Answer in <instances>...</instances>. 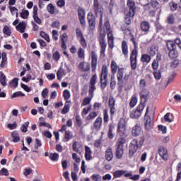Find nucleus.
<instances>
[{"label": "nucleus", "mask_w": 181, "mask_h": 181, "mask_svg": "<svg viewBox=\"0 0 181 181\" xmlns=\"http://www.w3.org/2000/svg\"><path fill=\"white\" fill-rule=\"evenodd\" d=\"M93 11L95 12V14L96 16H98L99 13H100V26L103 25V6H100L98 4V0H94L93 3Z\"/></svg>", "instance_id": "39448f33"}, {"label": "nucleus", "mask_w": 181, "mask_h": 181, "mask_svg": "<svg viewBox=\"0 0 181 181\" xmlns=\"http://www.w3.org/2000/svg\"><path fill=\"white\" fill-rule=\"evenodd\" d=\"M150 4L153 8H159V2L157 0H151Z\"/></svg>", "instance_id": "338daca9"}, {"label": "nucleus", "mask_w": 181, "mask_h": 181, "mask_svg": "<svg viewBox=\"0 0 181 181\" xmlns=\"http://www.w3.org/2000/svg\"><path fill=\"white\" fill-rule=\"evenodd\" d=\"M124 155V147L117 146L115 156L117 159H121Z\"/></svg>", "instance_id": "5701e85b"}, {"label": "nucleus", "mask_w": 181, "mask_h": 181, "mask_svg": "<svg viewBox=\"0 0 181 181\" xmlns=\"http://www.w3.org/2000/svg\"><path fill=\"white\" fill-rule=\"evenodd\" d=\"M136 103H138V98H136V96H132V100L129 103L131 108H134V107L136 105Z\"/></svg>", "instance_id": "49530a36"}, {"label": "nucleus", "mask_w": 181, "mask_h": 181, "mask_svg": "<svg viewBox=\"0 0 181 181\" xmlns=\"http://www.w3.org/2000/svg\"><path fill=\"white\" fill-rule=\"evenodd\" d=\"M167 23H168V25H173V23H175V16H173V14H169L167 16Z\"/></svg>", "instance_id": "a19ab883"}, {"label": "nucleus", "mask_w": 181, "mask_h": 181, "mask_svg": "<svg viewBox=\"0 0 181 181\" xmlns=\"http://www.w3.org/2000/svg\"><path fill=\"white\" fill-rule=\"evenodd\" d=\"M107 136L109 139H112L115 136V127L112 124H110L107 132Z\"/></svg>", "instance_id": "6ab92c4d"}, {"label": "nucleus", "mask_w": 181, "mask_h": 181, "mask_svg": "<svg viewBox=\"0 0 181 181\" xmlns=\"http://www.w3.org/2000/svg\"><path fill=\"white\" fill-rule=\"evenodd\" d=\"M87 19L88 22H95V16L92 12L88 13Z\"/></svg>", "instance_id": "8fccbe9b"}, {"label": "nucleus", "mask_w": 181, "mask_h": 181, "mask_svg": "<svg viewBox=\"0 0 181 181\" xmlns=\"http://www.w3.org/2000/svg\"><path fill=\"white\" fill-rule=\"evenodd\" d=\"M141 62H142V63H149V62H151V56L146 54H142L141 57Z\"/></svg>", "instance_id": "c9c22d12"}, {"label": "nucleus", "mask_w": 181, "mask_h": 181, "mask_svg": "<svg viewBox=\"0 0 181 181\" xmlns=\"http://www.w3.org/2000/svg\"><path fill=\"white\" fill-rule=\"evenodd\" d=\"M100 77H108V68L107 67V65L103 66Z\"/></svg>", "instance_id": "c756f323"}, {"label": "nucleus", "mask_w": 181, "mask_h": 181, "mask_svg": "<svg viewBox=\"0 0 181 181\" xmlns=\"http://www.w3.org/2000/svg\"><path fill=\"white\" fill-rule=\"evenodd\" d=\"M49 159L52 160L53 162H56V160H59V153H54L49 154Z\"/></svg>", "instance_id": "de8ad7c7"}, {"label": "nucleus", "mask_w": 181, "mask_h": 181, "mask_svg": "<svg viewBox=\"0 0 181 181\" xmlns=\"http://www.w3.org/2000/svg\"><path fill=\"white\" fill-rule=\"evenodd\" d=\"M16 29L21 33H24L25 30L26 29V23H25V22L19 23V24L16 26Z\"/></svg>", "instance_id": "a878e982"}, {"label": "nucleus", "mask_w": 181, "mask_h": 181, "mask_svg": "<svg viewBox=\"0 0 181 181\" xmlns=\"http://www.w3.org/2000/svg\"><path fill=\"white\" fill-rule=\"evenodd\" d=\"M100 83L102 90H104L108 84V78L103 76H100Z\"/></svg>", "instance_id": "393cba45"}, {"label": "nucleus", "mask_w": 181, "mask_h": 181, "mask_svg": "<svg viewBox=\"0 0 181 181\" xmlns=\"http://www.w3.org/2000/svg\"><path fill=\"white\" fill-rule=\"evenodd\" d=\"M76 35L78 39H83L84 37V35H83V32L81 31V29L77 28L76 29Z\"/></svg>", "instance_id": "09e8293b"}, {"label": "nucleus", "mask_w": 181, "mask_h": 181, "mask_svg": "<svg viewBox=\"0 0 181 181\" xmlns=\"http://www.w3.org/2000/svg\"><path fill=\"white\" fill-rule=\"evenodd\" d=\"M95 83H97V74H93L89 81V95L93 98L94 97V91H95Z\"/></svg>", "instance_id": "20e7f679"}, {"label": "nucleus", "mask_w": 181, "mask_h": 181, "mask_svg": "<svg viewBox=\"0 0 181 181\" xmlns=\"http://www.w3.org/2000/svg\"><path fill=\"white\" fill-rule=\"evenodd\" d=\"M103 127V117H98L93 123V127L98 131Z\"/></svg>", "instance_id": "a211bd4d"}, {"label": "nucleus", "mask_w": 181, "mask_h": 181, "mask_svg": "<svg viewBox=\"0 0 181 181\" xmlns=\"http://www.w3.org/2000/svg\"><path fill=\"white\" fill-rule=\"evenodd\" d=\"M158 154L163 160H168V149L163 146H160L158 147Z\"/></svg>", "instance_id": "f8f14e48"}, {"label": "nucleus", "mask_w": 181, "mask_h": 181, "mask_svg": "<svg viewBox=\"0 0 181 181\" xmlns=\"http://www.w3.org/2000/svg\"><path fill=\"white\" fill-rule=\"evenodd\" d=\"M91 179L93 181H101V175L100 174H93L91 176Z\"/></svg>", "instance_id": "bf43d9fd"}, {"label": "nucleus", "mask_w": 181, "mask_h": 181, "mask_svg": "<svg viewBox=\"0 0 181 181\" xmlns=\"http://www.w3.org/2000/svg\"><path fill=\"white\" fill-rule=\"evenodd\" d=\"M118 70V65L115 61H112L111 62V71L112 74H115Z\"/></svg>", "instance_id": "e433bc0d"}, {"label": "nucleus", "mask_w": 181, "mask_h": 181, "mask_svg": "<svg viewBox=\"0 0 181 181\" xmlns=\"http://www.w3.org/2000/svg\"><path fill=\"white\" fill-rule=\"evenodd\" d=\"M153 76L156 80H160L162 77V74H160V71H154Z\"/></svg>", "instance_id": "4d7b16f0"}, {"label": "nucleus", "mask_w": 181, "mask_h": 181, "mask_svg": "<svg viewBox=\"0 0 181 181\" xmlns=\"http://www.w3.org/2000/svg\"><path fill=\"white\" fill-rule=\"evenodd\" d=\"M70 101H66L62 110V114L66 115L69 111H70Z\"/></svg>", "instance_id": "c85d7f7f"}, {"label": "nucleus", "mask_w": 181, "mask_h": 181, "mask_svg": "<svg viewBox=\"0 0 181 181\" xmlns=\"http://www.w3.org/2000/svg\"><path fill=\"white\" fill-rule=\"evenodd\" d=\"M78 69L83 73H86V71H90L91 67L90 66V64L86 62H82L78 64Z\"/></svg>", "instance_id": "ddd939ff"}, {"label": "nucleus", "mask_w": 181, "mask_h": 181, "mask_svg": "<svg viewBox=\"0 0 181 181\" xmlns=\"http://www.w3.org/2000/svg\"><path fill=\"white\" fill-rule=\"evenodd\" d=\"M54 8H55L54 6H53L52 4H48L47 9V11L49 13H51V15H53V13H54V11H55Z\"/></svg>", "instance_id": "3c124183"}, {"label": "nucleus", "mask_w": 181, "mask_h": 181, "mask_svg": "<svg viewBox=\"0 0 181 181\" xmlns=\"http://www.w3.org/2000/svg\"><path fill=\"white\" fill-rule=\"evenodd\" d=\"M138 148H140L138 146V140L133 139L129 146V153L130 156H134V154L138 151Z\"/></svg>", "instance_id": "9d476101"}, {"label": "nucleus", "mask_w": 181, "mask_h": 181, "mask_svg": "<svg viewBox=\"0 0 181 181\" xmlns=\"http://www.w3.org/2000/svg\"><path fill=\"white\" fill-rule=\"evenodd\" d=\"M122 78H124V68H120L117 74V81H122Z\"/></svg>", "instance_id": "cd10ccee"}, {"label": "nucleus", "mask_w": 181, "mask_h": 181, "mask_svg": "<svg viewBox=\"0 0 181 181\" xmlns=\"http://www.w3.org/2000/svg\"><path fill=\"white\" fill-rule=\"evenodd\" d=\"M99 45L100 46V56H105V49H107V43L105 42V34H100L99 37Z\"/></svg>", "instance_id": "0eeeda50"}, {"label": "nucleus", "mask_w": 181, "mask_h": 181, "mask_svg": "<svg viewBox=\"0 0 181 181\" xmlns=\"http://www.w3.org/2000/svg\"><path fill=\"white\" fill-rule=\"evenodd\" d=\"M9 9L11 14L16 15V18H18V8H16V7L10 6Z\"/></svg>", "instance_id": "052dcab7"}, {"label": "nucleus", "mask_w": 181, "mask_h": 181, "mask_svg": "<svg viewBox=\"0 0 181 181\" xmlns=\"http://www.w3.org/2000/svg\"><path fill=\"white\" fill-rule=\"evenodd\" d=\"M63 95L65 100H69L71 97L70 90H64Z\"/></svg>", "instance_id": "0e129e2a"}, {"label": "nucleus", "mask_w": 181, "mask_h": 181, "mask_svg": "<svg viewBox=\"0 0 181 181\" xmlns=\"http://www.w3.org/2000/svg\"><path fill=\"white\" fill-rule=\"evenodd\" d=\"M78 16L82 28H86V10L81 7L78 8Z\"/></svg>", "instance_id": "6e6552de"}, {"label": "nucleus", "mask_w": 181, "mask_h": 181, "mask_svg": "<svg viewBox=\"0 0 181 181\" xmlns=\"http://www.w3.org/2000/svg\"><path fill=\"white\" fill-rule=\"evenodd\" d=\"M141 100L143 103H146L148 98H149V90L147 89H143L140 93Z\"/></svg>", "instance_id": "2eb2a0df"}, {"label": "nucleus", "mask_w": 181, "mask_h": 181, "mask_svg": "<svg viewBox=\"0 0 181 181\" xmlns=\"http://www.w3.org/2000/svg\"><path fill=\"white\" fill-rule=\"evenodd\" d=\"M91 66L92 69L95 70L97 69V54L95 52H91Z\"/></svg>", "instance_id": "dca6fc26"}, {"label": "nucleus", "mask_w": 181, "mask_h": 181, "mask_svg": "<svg viewBox=\"0 0 181 181\" xmlns=\"http://www.w3.org/2000/svg\"><path fill=\"white\" fill-rule=\"evenodd\" d=\"M3 33L6 35V36H11V35H12V30H11V27L5 25L3 28Z\"/></svg>", "instance_id": "4c0bfd02"}, {"label": "nucleus", "mask_w": 181, "mask_h": 181, "mask_svg": "<svg viewBox=\"0 0 181 181\" xmlns=\"http://www.w3.org/2000/svg\"><path fill=\"white\" fill-rule=\"evenodd\" d=\"M140 29L144 33H148L151 29V24L148 21H142L140 24Z\"/></svg>", "instance_id": "4468645a"}, {"label": "nucleus", "mask_w": 181, "mask_h": 181, "mask_svg": "<svg viewBox=\"0 0 181 181\" xmlns=\"http://www.w3.org/2000/svg\"><path fill=\"white\" fill-rule=\"evenodd\" d=\"M173 114H170V113H167L166 115H165L164 116V121H165L166 122H173Z\"/></svg>", "instance_id": "473e14b6"}, {"label": "nucleus", "mask_w": 181, "mask_h": 181, "mask_svg": "<svg viewBox=\"0 0 181 181\" xmlns=\"http://www.w3.org/2000/svg\"><path fill=\"white\" fill-rule=\"evenodd\" d=\"M139 87H140L141 90H146L145 87H146V82L145 81V80H144V79L140 80Z\"/></svg>", "instance_id": "e2e57ef3"}, {"label": "nucleus", "mask_w": 181, "mask_h": 181, "mask_svg": "<svg viewBox=\"0 0 181 181\" xmlns=\"http://www.w3.org/2000/svg\"><path fill=\"white\" fill-rule=\"evenodd\" d=\"M125 138V136H121L119 138L117 141V146H121L122 148H124V144L127 142V139Z\"/></svg>", "instance_id": "2f4dec72"}, {"label": "nucleus", "mask_w": 181, "mask_h": 181, "mask_svg": "<svg viewBox=\"0 0 181 181\" xmlns=\"http://www.w3.org/2000/svg\"><path fill=\"white\" fill-rule=\"evenodd\" d=\"M72 148L74 152H76L77 153H81V149H83V146H81V144L75 141L72 145Z\"/></svg>", "instance_id": "aec40b11"}, {"label": "nucleus", "mask_w": 181, "mask_h": 181, "mask_svg": "<svg viewBox=\"0 0 181 181\" xmlns=\"http://www.w3.org/2000/svg\"><path fill=\"white\" fill-rule=\"evenodd\" d=\"M138 51L133 49L130 54V66L132 70H136Z\"/></svg>", "instance_id": "423d86ee"}, {"label": "nucleus", "mask_w": 181, "mask_h": 181, "mask_svg": "<svg viewBox=\"0 0 181 181\" xmlns=\"http://www.w3.org/2000/svg\"><path fill=\"white\" fill-rule=\"evenodd\" d=\"M0 83L4 87L6 86V76L4 74V72L0 71Z\"/></svg>", "instance_id": "72a5a7b5"}, {"label": "nucleus", "mask_w": 181, "mask_h": 181, "mask_svg": "<svg viewBox=\"0 0 181 181\" xmlns=\"http://www.w3.org/2000/svg\"><path fill=\"white\" fill-rule=\"evenodd\" d=\"M141 131L142 128H141V126L136 124L133 127L132 134L133 136H139V135H141Z\"/></svg>", "instance_id": "412c9836"}, {"label": "nucleus", "mask_w": 181, "mask_h": 181, "mask_svg": "<svg viewBox=\"0 0 181 181\" xmlns=\"http://www.w3.org/2000/svg\"><path fill=\"white\" fill-rule=\"evenodd\" d=\"M40 35L41 37H42L43 39H45V40H46V42H47L48 43L49 42H50V38L49 37V35L46 34L45 32L41 31Z\"/></svg>", "instance_id": "864d4df0"}, {"label": "nucleus", "mask_w": 181, "mask_h": 181, "mask_svg": "<svg viewBox=\"0 0 181 181\" xmlns=\"http://www.w3.org/2000/svg\"><path fill=\"white\" fill-rule=\"evenodd\" d=\"M126 171L124 170H117L112 173L115 179H118L119 177H122L124 175H125Z\"/></svg>", "instance_id": "b1692460"}, {"label": "nucleus", "mask_w": 181, "mask_h": 181, "mask_svg": "<svg viewBox=\"0 0 181 181\" xmlns=\"http://www.w3.org/2000/svg\"><path fill=\"white\" fill-rule=\"evenodd\" d=\"M146 103H145V102H141L139 105V106L137 107V108H136V110L137 111H139L140 112V114H142V111H144V108H145V104H146Z\"/></svg>", "instance_id": "5fc2aeb1"}, {"label": "nucleus", "mask_w": 181, "mask_h": 181, "mask_svg": "<svg viewBox=\"0 0 181 181\" xmlns=\"http://www.w3.org/2000/svg\"><path fill=\"white\" fill-rule=\"evenodd\" d=\"M168 49L170 50L168 56L170 59H176L177 57V52L176 50V44L173 41L167 42Z\"/></svg>", "instance_id": "f03ea898"}, {"label": "nucleus", "mask_w": 181, "mask_h": 181, "mask_svg": "<svg viewBox=\"0 0 181 181\" xmlns=\"http://www.w3.org/2000/svg\"><path fill=\"white\" fill-rule=\"evenodd\" d=\"M150 56H155L158 53V48H156V46L153 45L150 47L149 52H148Z\"/></svg>", "instance_id": "58836bf2"}, {"label": "nucleus", "mask_w": 181, "mask_h": 181, "mask_svg": "<svg viewBox=\"0 0 181 181\" xmlns=\"http://www.w3.org/2000/svg\"><path fill=\"white\" fill-rule=\"evenodd\" d=\"M127 5L129 11L126 13L127 17L124 18V22L127 25H131V18L135 16L136 6H135V2L132 0H127Z\"/></svg>", "instance_id": "f257e3e1"}, {"label": "nucleus", "mask_w": 181, "mask_h": 181, "mask_svg": "<svg viewBox=\"0 0 181 181\" xmlns=\"http://www.w3.org/2000/svg\"><path fill=\"white\" fill-rule=\"evenodd\" d=\"M91 100H93V98H91V96L85 98L81 103V106L86 107V105H88V104L91 103Z\"/></svg>", "instance_id": "79ce46f5"}, {"label": "nucleus", "mask_w": 181, "mask_h": 181, "mask_svg": "<svg viewBox=\"0 0 181 181\" xmlns=\"http://www.w3.org/2000/svg\"><path fill=\"white\" fill-rule=\"evenodd\" d=\"M122 51L124 56H128V44L125 41L122 42Z\"/></svg>", "instance_id": "bb28decb"}, {"label": "nucleus", "mask_w": 181, "mask_h": 181, "mask_svg": "<svg viewBox=\"0 0 181 181\" xmlns=\"http://www.w3.org/2000/svg\"><path fill=\"white\" fill-rule=\"evenodd\" d=\"M125 119L122 118L119 119L117 127V134H119V136L127 137V127H125Z\"/></svg>", "instance_id": "7ed1b4c3"}, {"label": "nucleus", "mask_w": 181, "mask_h": 181, "mask_svg": "<svg viewBox=\"0 0 181 181\" xmlns=\"http://www.w3.org/2000/svg\"><path fill=\"white\" fill-rule=\"evenodd\" d=\"M11 136L13 139V142H19L21 141V137L19 136V134L16 132H13L11 133Z\"/></svg>", "instance_id": "f704fd0d"}, {"label": "nucleus", "mask_w": 181, "mask_h": 181, "mask_svg": "<svg viewBox=\"0 0 181 181\" xmlns=\"http://www.w3.org/2000/svg\"><path fill=\"white\" fill-rule=\"evenodd\" d=\"M64 74V71H63V69H60L59 70H58L57 73V80H59V81L62 80V78L63 77Z\"/></svg>", "instance_id": "603ef678"}, {"label": "nucleus", "mask_w": 181, "mask_h": 181, "mask_svg": "<svg viewBox=\"0 0 181 181\" xmlns=\"http://www.w3.org/2000/svg\"><path fill=\"white\" fill-rule=\"evenodd\" d=\"M148 110L149 107H147L144 117V119L146 121L145 127L147 130L152 129V128H153V122L152 121V119H151V117L146 115L148 114Z\"/></svg>", "instance_id": "9b49d317"}, {"label": "nucleus", "mask_w": 181, "mask_h": 181, "mask_svg": "<svg viewBox=\"0 0 181 181\" xmlns=\"http://www.w3.org/2000/svg\"><path fill=\"white\" fill-rule=\"evenodd\" d=\"M6 60H7L6 53L3 52L2 53V61H1V63L0 64V67L1 69H4V67H5V65L6 64Z\"/></svg>", "instance_id": "37998d69"}, {"label": "nucleus", "mask_w": 181, "mask_h": 181, "mask_svg": "<svg viewBox=\"0 0 181 181\" xmlns=\"http://www.w3.org/2000/svg\"><path fill=\"white\" fill-rule=\"evenodd\" d=\"M141 113L137 110H133L130 114V117L131 118H134V119L139 118V117H141Z\"/></svg>", "instance_id": "ea45409f"}, {"label": "nucleus", "mask_w": 181, "mask_h": 181, "mask_svg": "<svg viewBox=\"0 0 181 181\" xmlns=\"http://www.w3.org/2000/svg\"><path fill=\"white\" fill-rule=\"evenodd\" d=\"M18 81H19V78H13L9 83L10 87H14V88H16V87H18Z\"/></svg>", "instance_id": "a18cd8bd"}, {"label": "nucleus", "mask_w": 181, "mask_h": 181, "mask_svg": "<svg viewBox=\"0 0 181 181\" xmlns=\"http://www.w3.org/2000/svg\"><path fill=\"white\" fill-rule=\"evenodd\" d=\"M105 158L108 162L112 160L114 158V154L112 153V149L111 148H107L105 153Z\"/></svg>", "instance_id": "f3484780"}, {"label": "nucleus", "mask_w": 181, "mask_h": 181, "mask_svg": "<svg viewBox=\"0 0 181 181\" xmlns=\"http://www.w3.org/2000/svg\"><path fill=\"white\" fill-rule=\"evenodd\" d=\"M52 59H54L55 62H59V60H60V54L56 51L52 55Z\"/></svg>", "instance_id": "680f3d73"}, {"label": "nucleus", "mask_w": 181, "mask_h": 181, "mask_svg": "<svg viewBox=\"0 0 181 181\" xmlns=\"http://www.w3.org/2000/svg\"><path fill=\"white\" fill-rule=\"evenodd\" d=\"M78 57L79 59H84V49L83 48H79L78 50Z\"/></svg>", "instance_id": "69168bd1"}, {"label": "nucleus", "mask_w": 181, "mask_h": 181, "mask_svg": "<svg viewBox=\"0 0 181 181\" xmlns=\"http://www.w3.org/2000/svg\"><path fill=\"white\" fill-rule=\"evenodd\" d=\"M98 115V112H90L87 117H86V119L88 121H90L91 119H94V118H95V117H97Z\"/></svg>", "instance_id": "c03bdc74"}, {"label": "nucleus", "mask_w": 181, "mask_h": 181, "mask_svg": "<svg viewBox=\"0 0 181 181\" xmlns=\"http://www.w3.org/2000/svg\"><path fill=\"white\" fill-rule=\"evenodd\" d=\"M79 42L82 46V47H83V49H86V47H87V42H86V38H84V37L83 38L79 39Z\"/></svg>", "instance_id": "774afa93"}, {"label": "nucleus", "mask_w": 181, "mask_h": 181, "mask_svg": "<svg viewBox=\"0 0 181 181\" xmlns=\"http://www.w3.org/2000/svg\"><path fill=\"white\" fill-rule=\"evenodd\" d=\"M153 70L158 71V69H159V62H158V60H153V63L151 64Z\"/></svg>", "instance_id": "6e6d98bb"}, {"label": "nucleus", "mask_w": 181, "mask_h": 181, "mask_svg": "<svg viewBox=\"0 0 181 181\" xmlns=\"http://www.w3.org/2000/svg\"><path fill=\"white\" fill-rule=\"evenodd\" d=\"M93 152L91 151V148L88 147V146H85V158L86 160H91L93 157L91 156Z\"/></svg>", "instance_id": "4be33fe9"}, {"label": "nucleus", "mask_w": 181, "mask_h": 181, "mask_svg": "<svg viewBox=\"0 0 181 181\" xmlns=\"http://www.w3.org/2000/svg\"><path fill=\"white\" fill-rule=\"evenodd\" d=\"M108 107L110 108V112L111 117L115 115L117 112V107H115V98L114 97L110 96L108 101Z\"/></svg>", "instance_id": "1a4fd4ad"}, {"label": "nucleus", "mask_w": 181, "mask_h": 181, "mask_svg": "<svg viewBox=\"0 0 181 181\" xmlns=\"http://www.w3.org/2000/svg\"><path fill=\"white\" fill-rule=\"evenodd\" d=\"M143 8L145 11H149L150 13H152V15H155V10L152 9L153 7H152L151 3L144 4L143 6Z\"/></svg>", "instance_id": "7c9ffc66"}, {"label": "nucleus", "mask_w": 181, "mask_h": 181, "mask_svg": "<svg viewBox=\"0 0 181 181\" xmlns=\"http://www.w3.org/2000/svg\"><path fill=\"white\" fill-rule=\"evenodd\" d=\"M103 121L104 122H108L109 121L108 110H103Z\"/></svg>", "instance_id": "13d9d810"}]
</instances>
